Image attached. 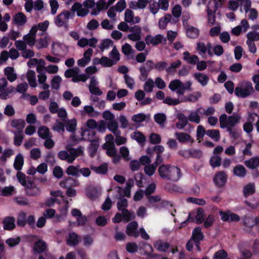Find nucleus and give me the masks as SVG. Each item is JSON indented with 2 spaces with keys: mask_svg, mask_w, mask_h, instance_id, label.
<instances>
[{
  "mask_svg": "<svg viewBox=\"0 0 259 259\" xmlns=\"http://www.w3.org/2000/svg\"><path fill=\"white\" fill-rule=\"evenodd\" d=\"M247 40H251V41H257L259 40V32L256 31H250L247 33Z\"/></svg>",
  "mask_w": 259,
  "mask_h": 259,
  "instance_id": "64",
  "label": "nucleus"
},
{
  "mask_svg": "<svg viewBox=\"0 0 259 259\" xmlns=\"http://www.w3.org/2000/svg\"><path fill=\"white\" fill-rule=\"evenodd\" d=\"M245 165L251 169H255L259 166V157H253L245 161Z\"/></svg>",
  "mask_w": 259,
  "mask_h": 259,
  "instance_id": "35",
  "label": "nucleus"
},
{
  "mask_svg": "<svg viewBox=\"0 0 259 259\" xmlns=\"http://www.w3.org/2000/svg\"><path fill=\"white\" fill-rule=\"evenodd\" d=\"M55 23L58 27H62L65 24V10H63L55 19Z\"/></svg>",
  "mask_w": 259,
  "mask_h": 259,
  "instance_id": "53",
  "label": "nucleus"
},
{
  "mask_svg": "<svg viewBox=\"0 0 259 259\" xmlns=\"http://www.w3.org/2000/svg\"><path fill=\"white\" fill-rule=\"evenodd\" d=\"M155 85L153 80L151 78H148L146 80L143 88L146 92L150 93L152 91Z\"/></svg>",
  "mask_w": 259,
  "mask_h": 259,
  "instance_id": "55",
  "label": "nucleus"
},
{
  "mask_svg": "<svg viewBox=\"0 0 259 259\" xmlns=\"http://www.w3.org/2000/svg\"><path fill=\"white\" fill-rule=\"evenodd\" d=\"M211 47L210 42L205 45L203 42H199L197 43L196 49L200 55H204L207 52L209 55L212 56L213 54L210 50Z\"/></svg>",
  "mask_w": 259,
  "mask_h": 259,
  "instance_id": "16",
  "label": "nucleus"
},
{
  "mask_svg": "<svg viewBox=\"0 0 259 259\" xmlns=\"http://www.w3.org/2000/svg\"><path fill=\"white\" fill-rule=\"evenodd\" d=\"M204 210L202 208H199L196 211L191 212L187 221L182 222L180 228L184 227L187 222H195L197 224H201L204 220Z\"/></svg>",
  "mask_w": 259,
  "mask_h": 259,
  "instance_id": "5",
  "label": "nucleus"
},
{
  "mask_svg": "<svg viewBox=\"0 0 259 259\" xmlns=\"http://www.w3.org/2000/svg\"><path fill=\"white\" fill-rule=\"evenodd\" d=\"M213 181L218 187L223 186L227 181V175L224 171H219L214 176Z\"/></svg>",
  "mask_w": 259,
  "mask_h": 259,
  "instance_id": "22",
  "label": "nucleus"
},
{
  "mask_svg": "<svg viewBox=\"0 0 259 259\" xmlns=\"http://www.w3.org/2000/svg\"><path fill=\"white\" fill-rule=\"evenodd\" d=\"M154 247L159 251H165L169 247L167 243L158 240L154 243Z\"/></svg>",
  "mask_w": 259,
  "mask_h": 259,
  "instance_id": "52",
  "label": "nucleus"
},
{
  "mask_svg": "<svg viewBox=\"0 0 259 259\" xmlns=\"http://www.w3.org/2000/svg\"><path fill=\"white\" fill-rule=\"evenodd\" d=\"M202 114V108H199L195 111H191L187 118L188 120L191 122L198 124L200 122V114Z\"/></svg>",
  "mask_w": 259,
  "mask_h": 259,
  "instance_id": "19",
  "label": "nucleus"
},
{
  "mask_svg": "<svg viewBox=\"0 0 259 259\" xmlns=\"http://www.w3.org/2000/svg\"><path fill=\"white\" fill-rule=\"evenodd\" d=\"M97 42V40L94 37H92L89 39L86 38L82 37L78 39L77 45L81 48H83L88 46L94 47Z\"/></svg>",
  "mask_w": 259,
  "mask_h": 259,
  "instance_id": "24",
  "label": "nucleus"
},
{
  "mask_svg": "<svg viewBox=\"0 0 259 259\" xmlns=\"http://www.w3.org/2000/svg\"><path fill=\"white\" fill-rule=\"evenodd\" d=\"M72 98L71 105L75 107L79 106L81 104V100L78 97L73 98V95L69 92H66V100H70Z\"/></svg>",
  "mask_w": 259,
  "mask_h": 259,
  "instance_id": "44",
  "label": "nucleus"
},
{
  "mask_svg": "<svg viewBox=\"0 0 259 259\" xmlns=\"http://www.w3.org/2000/svg\"><path fill=\"white\" fill-rule=\"evenodd\" d=\"M179 121L176 123V126L179 129L184 128L188 123V120L187 117L183 114H180L179 115Z\"/></svg>",
  "mask_w": 259,
  "mask_h": 259,
  "instance_id": "43",
  "label": "nucleus"
},
{
  "mask_svg": "<svg viewBox=\"0 0 259 259\" xmlns=\"http://www.w3.org/2000/svg\"><path fill=\"white\" fill-rule=\"evenodd\" d=\"M23 139V136L22 131H18L17 133H15L14 144L16 146H20L22 143Z\"/></svg>",
  "mask_w": 259,
  "mask_h": 259,
  "instance_id": "59",
  "label": "nucleus"
},
{
  "mask_svg": "<svg viewBox=\"0 0 259 259\" xmlns=\"http://www.w3.org/2000/svg\"><path fill=\"white\" fill-rule=\"evenodd\" d=\"M77 120L75 118L70 120H66V129L70 132H74L76 128Z\"/></svg>",
  "mask_w": 259,
  "mask_h": 259,
  "instance_id": "49",
  "label": "nucleus"
},
{
  "mask_svg": "<svg viewBox=\"0 0 259 259\" xmlns=\"http://www.w3.org/2000/svg\"><path fill=\"white\" fill-rule=\"evenodd\" d=\"M14 153V151L11 149H5L3 152L2 156L0 157L1 160L3 162H6L7 158H9L13 155Z\"/></svg>",
  "mask_w": 259,
  "mask_h": 259,
  "instance_id": "61",
  "label": "nucleus"
},
{
  "mask_svg": "<svg viewBox=\"0 0 259 259\" xmlns=\"http://www.w3.org/2000/svg\"><path fill=\"white\" fill-rule=\"evenodd\" d=\"M221 160L220 156L213 154L210 159V164L213 167H218L221 165Z\"/></svg>",
  "mask_w": 259,
  "mask_h": 259,
  "instance_id": "58",
  "label": "nucleus"
},
{
  "mask_svg": "<svg viewBox=\"0 0 259 259\" xmlns=\"http://www.w3.org/2000/svg\"><path fill=\"white\" fill-rule=\"evenodd\" d=\"M233 174L234 175L243 178L245 176L246 171L245 168L242 165H237L233 168Z\"/></svg>",
  "mask_w": 259,
  "mask_h": 259,
  "instance_id": "41",
  "label": "nucleus"
},
{
  "mask_svg": "<svg viewBox=\"0 0 259 259\" xmlns=\"http://www.w3.org/2000/svg\"><path fill=\"white\" fill-rule=\"evenodd\" d=\"M131 138L137 141L140 144L144 143L146 140L144 135L139 131H136L132 133L131 135Z\"/></svg>",
  "mask_w": 259,
  "mask_h": 259,
  "instance_id": "47",
  "label": "nucleus"
},
{
  "mask_svg": "<svg viewBox=\"0 0 259 259\" xmlns=\"http://www.w3.org/2000/svg\"><path fill=\"white\" fill-rule=\"evenodd\" d=\"M79 236L74 232H70L68 233L66 239L67 244L70 246H75L79 242Z\"/></svg>",
  "mask_w": 259,
  "mask_h": 259,
  "instance_id": "29",
  "label": "nucleus"
},
{
  "mask_svg": "<svg viewBox=\"0 0 259 259\" xmlns=\"http://www.w3.org/2000/svg\"><path fill=\"white\" fill-rule=\"evenodd\" d=\"M163 41H165L166 38L161 34H157L155 36L148 35L145 38V41L147 45H152L155 46L159 44Z\"/></svg>",
  "mask_w": 259,
  "mask_h": 259,
  "instance_id": "14",
  "label": "nucleus"
},
{
  "mask_svg": "<svg viewBox=\"0 0 259 259\" xmlns=\"http://www.w3.org/2000/svg\"><path fill=\"white\" fill-rule=\"evenodd\" d=\"M156 167L157 166H156L154 163L146 165L144 167V172L147 175L151 176L155 173Z\"/></svg>",
  "mask_w": 259,
  "mask_h": 259,
  "instance_id": "63",
  "label": "nucleus"
},
{
  "mask_svg": "<svg viewBox=\"0 0 259 259\" xmlns=\"http://www.w3.org/2000/svg\"><path fill=\"white\" fill-rule=\"evenodd\" d=\"M24 164V157L22 154L19 153L17 154L15 158L14 162L13 164L14 168L20 171L22 169Z\"/></svg>",
  "mask_w": 259,
  "mask_h": 259,
  "instance_id": "33",
  "label": "nucleus"
},
{
  "mask_svg": "<svg viewBox=\"0 0 259 259\" xmlns=\"http://www.w3.org/2000/svg\"><path fill=\"white\" fill-rule=\"evenodd\" d=\"M15 191V190L14 186H6L2 189L0 188V195L3 196H10L13 194Z\"/></svg>",
  "mask_w": 259,
  "mask_h": 259,
  "instance_id": "46",
  "label": "nucleus"
},
{
  "mask_svg": "<svg viewBox=\"0 0 259 259\" xmlns=\"http://www.w3.org/2000/svg\"><path fill=\"white\" fill-rule=\"evenodd\" d=\"M206 134L213 140L217 141L220 138V132L217 130H209L206 132Z\"/></svg>",
  "mask_w": 259,
  "mask_h": 259,
  "instance_id": "62",
  "label": "nucleus"
},
{
  "mask_svg": "<svg viewBox=\"0 0 259 259\" xmlns=\"http://www.w3.org/2000/svg\"><path fill=\"white\" fill-rule=\"evenodd\" d=\"M175 136L179 142L181 143H192L194 142V140L191 136L186 133L176 132Z\"/></svg>",
  "mask_w": 259,
  "mask_h": 259,
  "instance_id": "18",
  "label": "nucleus"
},
{
  "mask_svg": "<svg viewBox=\"0 0 259 259\" xmlns=\"http://www.w3.org/2000/svg\"><path fill=\"white\" fill-rule=\"evenodd\" d=\"M201 96V94L200 92H194L187 96L185 97L183 99L181 100V101L182 102L188 101L191 102H195L199 99V98H200Z\"/></svg>",
  "mask_w": 259,
  "mask_h": 259,
  "instance_id": "36",
  "label": "nucleus"
},
{
  "mask_svg": "<svg viewBox=\"0 0 259 259\" xmlns=\"http://www.w3.org/2000/svg\"><path fill=\"white\" fill-rule=\"evenodd\" d=\"M258 117L257 114L252 113L250 114L248 116V122H246L243 125V129L245 132L247 133H250L253 130V126L250 123L253 122L256 117Z\"/></svg>",
  "mask_w": 259,
  "mask_h": 259,
  "instance_id": "30",
  "label": "nucleus"
},
{
  "mask_svg": "<svg viewBox=\"0 0 259 259\" xmlns=\"http://www.w3.org/2000/svg\"><path fill=\"white\" fill-rule=\"evenodd\" d=\"M194 77L203 87L206 85L209 80V77L202 73H195Z\"/></svg>",
  "mask_w": 259,
  "mask_h": 259,
  "instance_id": "28",
  "label": "nucleus"
},
{
  "mask_svg": "<svg viewBox=\"0 0 259 259\" xmlns=\"http://www.w3.org/2000/svg\"><path fill=\"white\" fill-rule=\"evenodd\" d=\"M103 148L106 149L107 154L110 156H113L116 154V150L114 143H105Z\"/></svg>",
  "mask_w": 259,
  "mask_h": 259,
  "instance_id": "42",
  "label": "nucleus"
},
{
  "mask_svg": "<svg viewBox=\"0 0 259 259\" xmlns=\"http://www.w3.org/2000/svg\"><path fill=\"white\" fill-rule=\"evenodd\" d=\"M27 79L30 87L35 88L37 85L35 73L32 70H29L27 73Z\"/></svg>",
  "mask_w": 259,
  "mask_h": 259,
  "instance_id": "37",
  "label": "nucleus"
},
{
  "mask_svg": "<svg viewBox=\"0 0 259 259\" xmlns=\"http://www.w3.org/2000/svg\"><path fill=\"white\" fill-rule=\"evenodd\" d=\"M171 19V16L170 14H166L160 19L159 21V27L160 29H164L167 24Z\"/></svg>",
  "mask_w": 259,
  "mask_h": 259,
  "instance_id": "48",
  "label": "nucleus"
},
{
  "mask_svg": "<svg viewBox=\"0 0 259 259\" xmlns=\"http://www.w3.org/2000/svg\"><path fill=\"white\" fill-rule=\"evenodd\" d=\"M83 153V149L81 147L77 149L67 148L66 149V161L71 163L77 156L81 155Z\"/></svg>",
  "mask_w": 259,
  "mask_h": 259,
  "instance_id": "10",
  "label": "nucleus"
},
{
  "mask_svg": "<svg viewBox=\"0 0 259 259\" xmlns=\"http://www.w3.org/2000/svg\"><path fill=\"white\" fill-rule=\"evenodd\" d=\"M138 224L135 221L130 223L126 227V233L130 236H134L137 237L139 235L138 231Z\"/></svg>",
  "mask_w": 259,
  "mask_h": 259,
  "instance_id": "23",
  "label": "nucleus"
},
{
  "mask_svg": "<svg viewBox=\"0 0 259 259\" xmlns=\"http://www.w3.org/2000/svg\"><path fill=\"white\" fill-rule=\"evenodd\" d=\"M129 31L131 33L127 35V38L134 41H137L141 39L142 30L139 26L135 25L129 29Z\"/></svg>",
  "mask_w": 259,
  "mask_h": 259,
  "instance_id": "12",
  "label": "nucleus"
},
{
  "mask_svg": "<svg viewBox=\"0 0 259 259\" xmlns=\"http://www.w3.org/2000/svg\"><path fill=\"white\" fill-rule=\"evenodd\" d=\"M255 185L254 183H249L246 185L243 190V195L245 197H248L252 195L255 192Z\"/></svg>",
  "mask_w": 259,
  "mask_h": 259,
  "instance_id": "40",
  "label": "nucleus"
},
{
  "mask_svg": "<svg viewBox=\"0 0 259 259\" xmlns=\"http://www.w3.org/2000/svg\"><path fill=\"white\" fill-rule=\"evenodd\" d=\"M50 194L52 197L46 199L44 202V206L46 207H52L54 205L55 203L60 204L61 200L58 198L59 197L64 200V197L63 196V192L61 190L51 191Z\"/></svg>",
  "mask_w": 259,
  "mask_h": 259,
  "instance_id": "7",
  "label": "nucleus"
},
{
  "mask_svg": "<svg viewBox=\"0 0 259 259\" xmlns=\"http://www.w3.org/2000/svg\"><path fill=\"white\" fill-rule=\"evenodd\" d=\"M18 182L24 187L28 184V181H31L30 178L26 177L25 175L21 171H18L16 175Z\"/></svg>",
  "mask_w": 259,
  "mask_h": 259,
  "instance_id": "39",
  "label": "nucleus"
},
{
  "mask_svg": "<svg viewBox=\"0 0 259 259\" xmlns=\"http://www.w3.org/2000/svg\"><path fill=\"white\" fill-rule=\"evenodd\" d=\"M239 115H232L228 117L226 114L222 115L220 117V126L222 128H233L240 120Z\"/></svg>",
  "mask_w": 259,
  "mask_h": 259,
  "instance_id": "4",
  "label": "nucleus"
},
{
  "mask_svg": "<svg viewBox=\"0 0 259 259\" xmlns=\"http://www.w3.org/2000/svg\"><path fill=\"white\" fill-rule=\"evenodd\" d=\"M99 147V143L98 141H96L94 142H91L89 147H88V152L89 155L91 157L95 156L98 148Z\"/></svg>",
  "mask_w": 259,
  "mask_h": 259,
  "instance_id": "51",
  "label": "nucleus"
},
{
  "mask_svg": "<svg viewBox=\"0 0 259 259\" xmlns=\"http://www.w3.org/2000/svg\"><path fill=\"white\" fill-rule=\"evenodd\" d=\"M25 122L23 119H13L11 121V126L17 129L18 131H22V130L24 128L25 126Z\"/></svg>",
  "mask_w": 259,
  "mask_h": 259,
  "instance_id": "38",
  "label": "nucleus"
},
{
  "mask_svg": "<svg viewBox=\"0 0 259 259\" xmlns=\"http://www.w3.org/2000/svg\"><path fill=\"white\" fill-rule=\"evenodd\" d=\"M148 0L133 1L129 3V7L133 10L144 9L147 6Z\"/></svg>",
  "mask_w": 259,
  "mask_h": 259,
  "instance_id": "21",
  "label": "nucleus"
},
{
  "mask_svg": "<svg viewBox=\"0 0 259 259\" xmlns=\"http://www.w3.org/2000/svg\"><path fill=\"white\" fill-rule=\"evenodd\" d=\"M203 235L199 227L196 228L193 231L192 239L194 240L195 245L198 250H200L199 246V242L203 239Z\"/></svg>",
  "mask_w": 259,
  "mask_h": 259,
  "instance_id": "26",
  "label": "nucleus"
},
{
  "mask_svg": "<svg viewBox=\"0 0 259 259\" xmlns=\"http://www.w3.org/2000/svg\"><path fill=\"white\" fill-rule=\"evenodd\" d=\"M107 127L108 129L114 135L120 134V131L118 128V124L115 119L110 121L107 123Z\"/></svg>",
  "mask_w": 259,
  "mask_h": 259,
  "instance_id": "31",
  "label": "nucleus"
},
{
  "mask_svg": "<svg viewBox=\"0 0 259 259\" xmlns=\"http://www.w3.org/2000/svg\"><path fill=\"white\" fill-rule=\"evenodd\" d=\"M95 135L96 133L94 131L88 129L85 126L81 128V136L83 140L91 142L96 141Z\"/></svg>",
  "mask_w": 259,
  "mask_h": 259,
  "instance_id": "13",
  "label": "nucleus"
},
{
  "mask_svg": "<svg viewBox=\"0 0 259 259\" xmlns=\"http://www.w3.org/2000/svg\"><path fill=\"white\" fill-rule=\"evenodd\" d=\"M160 176L163 179L177 181L181 176L180 169L177 166L163 164L158 168Z\"/></svg>",
  "mask_w": 259,
  "mask_h": 259,
  "instance_id": "1",
  "label": "nucleus"
},
{
  "mask_svg": "<svg viewBox=\"0 0 259 259\" xmlns=\"http://www.w3.org/2000/svg\"><path fill=\"white\" fill-rule=\"evenodd\" d=\"M148 200V206L149 208H152L154 209H158L161 207L167 206L168 202L166 201H161V198L159 196H147Z\"/></svg>",
  "mask_w": 259,
  "mask_h": 259,
  "instance_id": "6",
  "label": "nucleus"
},
{
  "mask_svg": "<svg viewBox=\"0 0 259 259\" xmlns=\"http://www.w3.org/2000/svg\"><path fill=\"white\" fill-rule=\"evenodd\" d=\"M47 248L46 243L39 239L34 243L33 250L35 252L40 253L44 252Z\"/></svg>",
  "mask_w": 259,
  "mask_h": 259,
  "instance_id": "32",
  "label": "nucleus"
},
{
  "mask_svg": "<svg viewBox=\"0 0 259 259\" xmlns=\"http://www.w3.org/2000/svg\"><path fill=\"white\" fill-rule=\"evenodd\" d=\"M27 21L26 17L22 12L16 13L13 17V24L20 26L23 25Z\"/></svg>",
  "mask_w": 259,
  "mask_h": 259,
  "instance_id": "27",
  "label": "nucleus"
},
{
  "mask_svg": "<svg viewBox=\"0 0 259 259\" xmlns=\"http://www.w3.org/2000/svg\"><path fill=\"white\" fill-rule=\"evenodd\" d=\"M192 82L188 81L185 83L180 80L175 79L170 82L168 88L172 91L176 92L178 95H183L186 90H191Z\"/></svg>",
  "mask_w": 259,
  "mask_h": 259,
  "instance_id": "2",
  "label": "nucleus"
},
{
  "mask_svg": "<svg viewBox=\"0 0 259 259\" xmlns=\"http://www.w3.org/2000/svg\"><path fill=\"white\" fill-rule=\"evenodd\" d=\"M79 69L77 68H73L66 71V77H72V81L78 82L82 81L85 82L88 78L85 74H78Z\"/></svg>",
  "mask_w": 259,
  "mask_h": 259,
  "instance_id": "8",
  "label": "nucleus"
},
{
  "mask_svg": "<svg viewBox=\"0 0 259 259\" xmlns=\"http://www.w3.org/2000/svg\"><path fill=\"white\" fill-rule=\"evenodd\" d=\"M26 213L22 211L19 213L17 220V226L20 227H24L26 225Z\"/></svg>",
  "mask_w": 259,
  "mask_h": 259,
  "instance_id": "50",
  "label": "nucleus"
},
{
  "mask_svg": "<svg viewBox=\"0 0 259 259\" xmlns=\"http://www.w3.org/2000/svg\"><path fill=\"white\" fill-rule=\"evenodd\" d=\"M183 59L188 63L190 64H195L199 61L197 56L195 55H190L188 52H185L183 53Z\"/></svg>",
  "mask_w": 259,
  "mask_h": 259,
  "instance_id": "34",
  "label": "nucleus"
},
{
  "mask_svg": "<svg viewBox=\"0 0 259 259\" xmlns=\"http://www.w3.org/2000/svg\"><path fill=\"white\" fill-rule=\"evenodd\" d=\"M112 46V41L109 39H106L102 41L101 43L98 46V47L102 52H103Z\"/></svg>",
  "mask_w": 259,
  "mask_h": 259,
  "instance_id": "56",
  "label": "nucleus"
},
{
  "mask_svg": "<svg viewBox=\"0 0 259 259\" xmlns=\"http://www.w3.org/2000/svg\"><path fill=\"white\" fill-rule=\"evenodd\" d=\"M25 193L28 196L38 197L41 194V189L33 181H28V185L25 187Z\"/></svg>",
  "mask_w": 259,
  "mask_h": 259,
  "instance_id": "9",
  "label": "nucleus"
},
{
  "mask_svg": "<svg viewBox=\"0 0 259 259\" xmlns=\"http://www.w3.org/2000/svg\"><path fill=\"white\" fill-rule=\"evenodd\" d=\"M15 219L13 217H6L3 221V228L5 230L12 231L16 228Z\"/></svg>",
  "mask_w": 259,
  "mask_h": 259,
  "instance_id": "17",
  "label": "nucleus"
},
{
  "mask_svg": "<svg viewBox=\"0 0 259 259\" xmlns=\"http://www.w3.org/2000/svg\"><path fill=\"white\" fill-rule=\"evenodd\" d=\"M186 33L188 37L191 38H196L199 35V30L194 27L190 26L187 28Z\"/></svg>",
  "mask_w": 259,
  "mask_h": 259,
  "instance_id": "45",
  "label": "nucleus"
},
{
  "mask_svg": "<svg viewBox=\"0 0 259 259\" xmlns=\"http://www.w3.org/2000/svg\"><path fill=\"white\" fill-rule=\"evenodd\" d=\"M37 133L40 138L46 139L49 137L50 134L49 129L45 126H41L39 128Z\"/></svg>",
  "mask_w": 259,
  "mask_h": 259,
  "instance_id": "57",
  "label": "nucleus"
},
{
  "mask_svg": "<svg viewBox=\"0 0 259 259\" xmlns=\"http://www.w3.org/2000/svg\"><path fill=\"white\" fill-rule=\"evenodd\" d=\"M80 112L82 116L88 115L91 117H97L99 115V112L96 111L94 107L90 105L84 106Z\"/></svg>",
  "mask_w": 259,
  "mask_h": 259,
  "instance_id": "20",
  "label": "nucleus"
},
{
  "mask_svg": "<svg viewBox=\"0 0 259 259\" xmlns=\"http://www.w3.org/2000/svg\"><path fill=\"white\" fill-rule=\"evenodd\" d=\"M109 56L111 58V60L116 64L117 62L120 60V54L115 47L112 49V51L109 53Z\"/></svg>",
  "mask_w": 259,
  "mask_h": 259,
  "instance_id": "60",
  "label": "nucleus"
},
{
  "mask_svg": "<svg viewBox=\"0 0 259 259\" xmlns=\"http://www.w3.org/2000/svg\"><path fill=\"white\" fill-rule=\"evenodd\" d=\"M140 18L138 16H135L134 12L129 9H126L124 12V20L130 24L139 23Z\"/></svg>",
  "mask_w": 259,
  "mask_h": 259,
  "instance_id": "15",
  "label": "nucleus"
},
{
  "mask_svg": "<svg viewBox=\"0 0 259 259\" xmlns=\"http://www.w3.org/2000/svg\"><path fill=\"white\" fill-rule=\"evenodd\" d=\"M223 0H211L210 2H212L214 5L213 10H211L207 7V19L208 23L213 25L214 24L215 17V12L219 7L222 5Z\"/></svg>",
  "mask_w": 259,
  "mask_h": 259,
  "instance_id": "11",
  "label": "nucleus"
},
{
  "mask_svg": "<svg viewBox=\"0 0 259 259\" xmlns=\"http://www.w3.org/2000/svg\"><path fill=\"white\" fill-rule=\"evenodd\" d=\"M72 10L73 12H77V15L78 16L83 17L86 16L89 12L85 7H83V5L76 3L72 7Z\"/></svg>",
  "mask_w": 259,
  "mask_h": 259,
  "instance_id": "25",
  "label": "nucleus"
},
{
  "mask_svg": "<svg viewBox=\"0 0 259 259\" xmlns=\"http://www.w3.org/2000/svg\"><path fill=\"white\" fill-rule=\"evenodd\" d=\"M87 196L92 200L97 198L100 194V192L95 187H92L87 190Z\"/></svg>",
  "mask_w": 259,
  "mask_h": 259,
  "instance_id": "54",
  "label": "nucleus"
},
{
  "mask_svg": "<svg viewBox=\"0 0 259 259\" xmlns=\"http://www.w3.org/2000/svg\"><path fill=\"white\" fill-rule=\"evenodd\" d=\"M253 92L252 84L248 81H244L239 83L235 90V95L239 97L245 98Z\"/></svg>",
  "mask_w": 259,
  "mask_h": 259,
  "instance_id": "3",
  "label": "nucleus"
}]
</instances>
